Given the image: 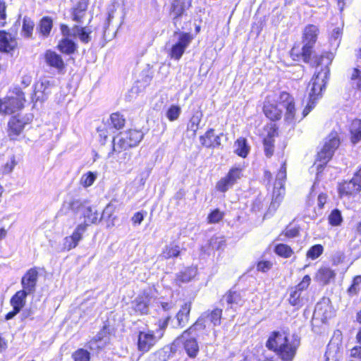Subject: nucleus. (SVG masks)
Returning a JSON list of instances; mask_svg holds the SVG:
<instances>
[{"label": "nucleus", "instance_id": "nucleus-1", "mask_svg": "<svg viewBox=\"0 0 361 361\" xmlns=\"http://www.w3.org/2000/svg\"><path fill=\"white\" fill-rule=\"evenodd\" d=\"M262 112L274 122L281 120L283 115L286 122L295 123L297 114L295 99L287 91H282L275 96L267 95L263 102Z\"/></svg>", "mask_w": 361, "mask_h": 361}, {"label": "nucleus", "instance_id": "nucleus-2", "mask_svg": "<svg viewBox=\"0 0 361 361\" xmlns=\"http://www.w3.org/2000/svg\"><path fill=\"white\" fill-rule=\"evenodd\" d=\"M300 345V338L288 330L271 331L265 343L266 348L281 361H293Z\"/></svg>", "mask_w": 361, "mask_h": 361}, {"label": "nucleus", "instance_id": "nucleus-3", "mask_svg": "<svg viewBox=\"0 0 361 361\" xmlns=\"http://www.w3.org/2000/svg\"><path fill=\"white\" fill-rule=\"evenodd\" d=\"M331 61L320 71L316 72L312 75L307 87L308 92L307 104L302 109L301 119L305 118L316 106L319 99L322 97V92L326 88L329 78L330 69L329 65Z\"/></svg>", "mask_w": 361, "mask_h": 361}, {"label": "nucleus", "instance_id": "nucleus-4", "mask_svg": "<svg viewBox=\"0 0 361 361\" xmlns=\"http://www.w3.org/2000/svg\"><path fill=\"white\" fill-rule=\"evenodd\" d=\"M319 34V28L317 25L313 24L307 25L304 27L302 36V42H304L303 45L300 47V43H294L289 51V55L292 60L310 63Z\"/></svg>", "mask_w": 361, "mask_h": 361}, {"label": "nucleus", "instance_id": "nucleus-5", "mask_svg": "<svg viewBox=\"0 0 361 361\" xmlns=\"http://www.w3.org/2000/svg\"><path fill=\"white\" fill-rule=\"evenodd\" d=\"M27 99L25 92L17 86L9 90L8 94L0 98V114L14 115L23 110L26 105Z\"/></svg>", "mask_w": 361, "mask_h": 361}, {"label": "nucleus", "instance_id": "nucleus-6", "mask_svg": "<svg viewBox=\"0 0 361 361\" xmlns=\"http://www.w3.org/2000/svg\"><path fill=\"white\" fill-rule=\"evenodd\" d=\"M145 133L140 129L128 128L123 133L118 139L117 145L115 144V137L112 140V147L111 151L108 153V157H114L128 149L137 147L143 140Z\"/></svg>", "mask_w": 361, "mask_h": 361}, {"label": "nucleus", "instance_id": "nucleus-7", "mask_svg": "<svg viewBox=\"0 0 361 361\" xmlns=\"http://www.w3.org/2000/svg\"><path fill=\"white\" fill-rule=\"evenodd\" d=\"M33 115L16 114L10 116L6 125V134L10 140H19L26 128L32 123Z\"/></svg>", "mask_w": 361, "mask_h": 361}, {"label": "nucleus", "instance_id": "nucleus-8", "mask_svg": "<svg viewBox=\"0 0 361 361\" xmlns=\"http://www.w3.org/2000/svg\"><path fill=\"white\" fill-rule=\"evenodd\" d=\"M311 281L310 276L306 274L298 284L288 288L287 300L288 304L294 307V310H300L307 302L308 298L303 294V292L308 289Z\"/></svg>", "mask_w": 361, "mask_h": 361}, {"label": "nucleus", "instance_id": "nucleus-9", "mask_svg": "<svg viewBox=\"0 0 361 361\" xmlns=\"http://www.w3.org/2000/svg\"><path fill=\"white\" fill-rule=\"evenodd\" d=\"M243 171L242 166L231 167L226 175L216 181V191L224 193L231 188L243 177Z\"/></svg>", "mask_w": 361, "mask_h": 361}, {"label": "nucleus", "instance_id": "nucleus-10", "mask_svg": "<svg viewBox=\"0 0 361 361\" xmlns=\"http://www.w3.org/2000/svg\"><path fill=\"white\" fill-rule=\"evenodd\" d=\"M192 39L193 37L190 33L180 32L178 41L171 46L169 51V56L172 59L179 61Z\"/></svg>", "mask_w": 361, "mask_h": 361}, {"label": "nucleus", "instance_id": "nucleus-11", "mask_svg": "<svg viewBox=\"0 0 361 361\" xmlns=\"http://www.w3.org/2000/svg\"><path fill=\"white\" fill-rule=\"evenodd\" d=\"M159 339L153 331H140L137 334V349L142 354L146 353L157 344Z\"/></svg>", "mask_w": 361, "mask_h": 361}, {"label": "nucleus", "instance_id": "nucleus-12", "mask_svg": "<svg viewBox=\"0 0 361 361\" xmlns=\"http://www.w3.org/2000/svg\"><path fill=\"white\" fill-rule=\"evenodd\" d=\"M267 135L262 139L264 154L267 158H271L274 153L275 137H278V128L276 124H268L264 127Z\"/></svg>", "mask_w": 361, "mask_h": 361}, {"label": "nucleus", "instance_id": "nucleus-13", "mask_svg": "<svg viewBox=\"0 0 361 361\" xmlns=\"http://www.w3.org/2000/svg\"><path fill=\"white\" fill-rule=\"evenodd\" d=\"M28 295L25 290H19L11 296L9 302L12 307V310L6 314V320L13 319L21 311L26 305V298Z\"/></svg>", "mask_w": 361, "mask_h": 361}, {"label": "nucleus", "instance_id": "nucleus-14", "mask_svg": "<svg viewBox=\"0 0 361 361\" xmlns=\"http://www.w3.org/2000/svg\"><path fill=\"white\" fill-rule=\"evenodd\" d=\"M223 133L216 134L212 128H208L203 135L199 137L201 146L207 149H216L221 145V138Z\"/></svg>", "mask_w": 361, "mask_h": 361}, {"label": "nucleus", "instance_id": "nucleus-15", "mask_svg": "<svg viewBox=\"0 0 361 361\" xmlns=\"http://www.w3.org/2000/svg\"><path fill=\"white\" fill-rule=\"evenodd\" d=\"M39 273L37 267H32L26 271L21 278V286L25 293L32 294L35 291Z\"/></svg>", "mask_w": 361, "mask_h": 361}, {"label": "nucleus", "instance_id": "nucleus-16", "mask_svg": "<svg viewBox=\"0 0 361 361\" xmlns=\"http://www.w3.org/2000/svg\"><path fill=\"white\" fill-rule=\"evenodd\" d=\"M43 57L49 67L56 69L59 73L64 71L66 65L59 54L51 49H47L44 51Z\"/></svg>", "mask_w": 361, "mask_h": 361}, {"label": "nucleus", "instance_id": "nucleus-17", "mask_svg": "<svg viewBox=\"0 0 361 361\" xmlns=\"http://www.w3.org/2000/svg\"><path fill=\"white\" fill-rule=\"evenodd\" d=\"M18 47L17 38L12 33L5 30H0V52L11 53Z\"/></svg>", "mask_w": 361, "mask_h": 361}, {"label": "nucleus", "instance_id": "nucleus-18", "mask_svg": "<svg viewBox=\"0 0 361 361\" xmlns=\"http://www.w3.org/2000/svg\"><path fill=\"white\" fill-rule=\"evenodd\" d=\"M87 225L79 224L73 233L64 238L63 243V250L69 251L75 248L79 241L82 239L84 232L86 231Z\"/></svg>", "mask_w": 361, "mask_h": 361}, {"label": "nucleus", "instance_id": "nucleus-19", "mask_svg": "<svg viewBox=\"0 0 361 361\" xmlns=\"http://www.w3.org/2000/svg\"><path fill=\"white\" fill-rule=\"evenodd\" d=\"M337 190L340 198H349L355 197L360 192L361 186H359L355 182L350 179V180H343L338 183Z\"/></svg>", "mask_w": 361, "mask_h": 361}, {"label": "nucleus", "instance_id": "nucleus-20", "mask_svg": "<svg viewBox=\"0 0 361 361\" xmlns=\"http://www.w3.org/2000/svg\"><path fill=\"white\" fill-rule=\"evenodd\" d=\"M336 271L329 267H321L315 273L314 279L322 286H326L334 281Z\"/></svg>", "mask_w": 361, "mask_h": 361}, {"label": "nucleus", "instance_id": "nucleus-21", "mask_svg": "<svg viewBox=\"0 0 361 361\" xmlns=\"http://www.w3.org/2000/svg\"><path fill=\"white\" fill-rule=\"evenodd\" d=\"M205 317H199L188 329L182 332L178 338L197 337L200 332L206 329Z\"/></svg>", "mask_w": 361, "mask_h": 361}, {"label": "nucleus", "instance_id": "nucleus-22", "mask_svg": "<svg viewBox=\"0 0 361 361\" xmlns=\"http://www.w3.org/2000/svg\"><path fill=\"white\" fill-rule=\"evenodd\" d=\"M53 19L51 17L43 16L38 21L36 27V31L39 37L42 39H46L49 37L53 28Z\"/></svg>", "mask_w": 361, "mask_h": 361}, {"label": "nucleus", "instance_id": "nucleus-23", "mask_svg": "<svg viewBox=\"0 0 361 361\" xmlns=\"http://www.w3.org/2000/svg\"><path fill=\"white\" fill-rule=\"evenodd\" d=\"M192 305V301H186L181 305L175 317L178 327L183 328L189 322Z\"/></svg>", "mask_w": 361, "mask_h": 361}, {"label": "nucleus", "instance_id": "nucleus-24", "mask_svg": "<svg viewBox=\"0 0 361 361\" xmlns=\"http://www.w3.org/2000/svg\"><path fill=\"white\" fill-rule=\"evenodd\" d=\"M334 152L322 147V149L317 153L314 165L315 166L318 173H321L328 162L332 159Z\"/></svg>", "mask_w": 361, "mask_h": 361}, {"label": "nucleus", "instance_id": "nucleus-25", "mask_svg": "<svg viewBox=\"0 0 361 361\" xmlns=\"http://www.w3.org/2000/svg\"><path fill=\"white\" fill-rule=\"evenodd\" d=\"M150 302V296L147 293L140 294L134 300V310L140 315L147 314Z\"/></svg>", "mask_w": 361, "mask_h": 361}, {"label": "nucleus", "instance_id": "nucleus-26", "mask_svg": "<svg viewBox=\"0 0 361 361\" xmlns=\"http://www.w3.org/2000/svg\"><path fill=\"white\" fill-rule=\"evenodd\" d=\"M183 339V347L186 354L190 358L195 359L200 351V347L196 338L195 337H185L179 338Z\"/></svg>", "mask_w": 361, "mask_h": 361}, {"label": "nucleus", "instance_id": "nucleus-27", "mask_svg": "<svg viewBox=\"0 0 361 361\" xmlns=\"http://www.w3.org/2000/svg\"><path fill=\"white\" fill-rule=\"evenodd\" d=\"M234 153L241 157L246 158L250 152V146L245 137H239L234 142Z\"/></svg>", "mask_w": 361, "mask_h": 361}, {"label": "nucleus", "instance_id": "nucleus-28", "mask_svg": "<svg viewBox=\"0 0 361 361\" xmlns=\"http://www.w3.org/2000/svg\"><path fill=\"white\" fill-rule=\"evenodd\" d=\"M200 317H204L205 322L209 319L214 326H218L221 324L223 310L219 307H214L212 310L204 312Z\"/></svg>", "mask_w": 361, "mask_h": 361}, {"label": "nucleus", "instance_id": "nucleus-29", "mask_svg": "<svg viewBox=\"0 0 361 361\" xmlns=\"http://www.w3.org/2000/svg\"><path fill=\"white\" fill-rule=\"evenodd\" d=\"M349 132L350 140L353 145L361 141V119L355 118L351 121Z\"/></svg>", "mask_w": 361, "mask_h": 361}, {"label": "nucleus", "instance_id": "nucleus-30", "mask_svg": "<svg viewBox=\"0 0 361 361\" xmlns=\"http://www.w3.org/2000/svg\"><path fill=\"white\" fill-rule=\"evenodd\" d=\"M195 277V271L190 267H186L183 270L176 274L174 283L180 286L183 283L190 282Z\"/></svg>", "mask_w": 361, "mask_h": 361}, {"label": "nucleus", "instance_id": "nucleus-31", "mask_svg": "<svg viewBox=\"0 0 361 361\" xmlns=\"http://www.w3.org/2000/svg\"><path fill=\"white\" fill-rule=\"evenodd\" d=\"M300 235V228L298 226H292L291 224L287 225L283 231L280 232L276 237V240L283 241L287 239L294 238Z\"/></svg>", "mask_w": 361, "mask_h": 361}, {"label": "nucleus", "instance_id": "nucleus-32", "mask_svg": "<svg viewBox=\"0 0 361 361\" xmlns=\"http://www.w3.org/2000/svg\"><path fill=\"white\" fill-rule=\"evenodd\" d=\"M57 49L62 54H73L77 50L76 44L68 38H62L56 46Z\"/></svg>", "mask_w": 361, "mask_h": 361}, {"label": "nucleus", "instance_id": "nucleus-33", "mask_svg": "<svg viewBox=\"0 0 361 361\" xmlns=\"http://www.w3.org/2000/svg\"><path fill=\"white\" fill-rule=\"evenodd\" d=\"M87 9V3L84 1H78L72 9L73 20L78 23L82 22V19L86 16Z\"/></svg>", "mask_w": 361, "mask_h": 361}, {"label": "nucleus", "instance_id": "nucleus-34", "mask_svg": "<svg viewBox=\"0 0 361 361\" xmlns=\"http://www.w3.org/2000/svg\"><path fill=\"white\" fill-rule=\"evenodd\" d=\"M109 121L111 127L116 130L123 129L126 123L124 115L119 111L111 114Z\"/></svg>", "mask_w": 361, "mask_h": 361}, {"label": "nucleus", "instance_id": "nucleus-35", "mask_svg": "<svg viewBox=\"0 0 361 361\" xmlns=\"http://www.w3.org/2000/svg\"><path fill=\"white\" fill-rule=\"evenodd\" d=\"M274 253L282 258L288 259L294 255L293 249L286 243H278L274 245Z\"/></svg>", "mask_w": 361, "mask_h": 361}, {"label": "nucleus", "instance_id": "nucleus-36", "mask_svg": "<svg viewBox=\"0 0 361 361\" xmlns=\"http://www.w3.org/2000/svg\"><path fill=\"white\" fill-rule=\"evenodd\" d=\"M340 144L341 140L338 132L336 130H332L329 134L327 140L323 146L329 150H332V152L334 153L339 147Z\"/></svg>", "mask_w": 361, "mask_h": 361}, {"label": "nucleus", "instance_id": "nucleus-37", "mask_svg": "<svg viewBox=\"0 0 361 361\" xmlns=\"http://www.w3.org/2000/svg\"><path fill=\"white\" fill-rule=\"evenodd\" d=\"M35 27V22L31 18L25 16L23 17L21 34L25 38H32Z\"/></svg>", "mask_w": 361, "mask_h": 361}, {"label": "nucleus", "instance_id": "nucleus-38", "mask_svg": "<svg viewBox=\"0 0 361 361\" xmlns=\"http://www.w3.org/2000/svg\"><path fill=\"white\" fill-rule=\"evenodd\" d=\"M202 114L201 111L193 114L189 119L188 124V130L192 131V135L195 136L198 130L200 129V125L202 121Z\"/></svg>", "mask_w": 361, "mask_h": 361}, {"label": "nucleus", "instance_id": "nucleus-39", "mask_svg": "<svg viewBox=\"0 0 361 361\" xmlns=\"http://www.w3.org/2000/svg\"><path fill=\"white\" fill-rule=\"evenodd\" d=\"M349 79L353 87L356 91L361 92V69L358 67L353 68Z\"/></svg>", "mask_w": 361, "mask_h": 361}, {"label": "nucleus", "instance_id": "nucleus-40", "mask_svg": "<svg viewBox=\"0 0 361 361\" xmlns=\"http://www.w3.org/2000/svg\"><path fill=\"white\" fill-rule=\"evenodd\" d=\"M162 255L165 259L176 258L180 255V249L178 245H167L162 250Z\"/></svg>", "mask_w": 361, "mask_h": 361}, {"label": "nucleus", "instance_id": "nucleus-41", "mask_svg": "<svg viewBox=\"0 0 361 361\" xmlns=\"http://www.w3.org/2000/svg\"><path fill=\"white\" fill-rule=\"evenodd\" d=\"M225 213L220 211L219 208L212 209L208 214L207 222L210 224H215L220 222L224 217Z\"/></svg>", "mask_w": 361, "mask_h": 361}, {"label": "nucleus", "instance_id": "nucleus-42", "mask_svg": "<svg viewBox=\"0 0 361 361\" xmlns=\"http://www.w3.org/2000/svg\"><path fill=\"white\" fill-rule=\"evenodd\" d=\"M73 37L78 36L82 42L85 44L88 43L90 33L86 30L85 27L74 25L73 27Z\"/></svg>", "mask_w": 361, "mask_h": 361}, {"label": "nucleus", "instance_id": "nucleus-43", "mask_svg": "<svg viewBox=\"0 0 361 361\" xmlns=\"http://www.w3.org/2000/svg\"><path fill=\"white\" fill-rule=\"evenodd\" d=\"M328 222L332 226H338L342 224L343 217L338 209L331 210L328 216Z\"/></svg>", "mask_w": 361, "mask_h": 361}, {"label": "nucleus", "instance_id": "nucleus-44", "mask_svg": "<svg viewBox=\"0 0 361 361\" xmlns=\"http://www.w3.org/2000/svg\"><path fill=\"white\" fill-rule=\"evenodd\" d=\"M324 252V247L321 244H315L311 246L306 252L308 259L314 260L319 257Z\"/></svg>", "mask_w": 361, "mask_h": 361}, {"label": "nucleus", "instance_id": "nucleus-45", "mask_svg": "<svg viewBox=\"0 0 361 361\" xmlns=\"http://www.w3.org/2000/svg\"><path fill=\"white\" fill-rule=\"evenodd\" d=\"M184 3L181 0H173L171 5L170 12L175 15V19L180 18L184 13Z\"/></svg>", "mask_w": 361, "mask_h": 361}, {"label": "nucleus", "instance_id": "nucleus-46", "mask_svg": "<svg viewBox=\"0 0 361 361\" xmlns=\"http://www.w3.org/2000/svg\"><path fill=\"white\" fill-rule=\"evenodd\" d=\"M181 113V109L178 105H171L166 112L168 120L171 122L176 121Z\"/></svg>", "mask_w": 361, "mask_h": 361}, {"label": "nucleus", "instance_id": "nucleus-47", "mask_svg": "<svg viewBox=\"0 0 361 361\" xmlns=\"http://www.w3.org/2000/svg\"><path fill=\"white\" fill-rule=\"evenodd\" d=\"M361 284V275L355 276L353 279L351 284L347 289V293L349 295L353 296L359 293V286Z\"/></svg>", "mask_w": 361, "mask_h": 361}, {"label": "nucleus", "instance_id": "nucleus-48", "mask_svg": "<svg viewBox=\"0 0 361 361\" xmlns=\"http://www.w3.org/2000/svg\"><path fill=\"white\" fill-rule=\"evenodd\" d=\"M171 319V316L168 315L164 319H160L157 321V326H158V329L157 330V333L159 334V338L163 337L164 331L167 328Z\"/></svg>", "mask_w": 361, "mask_h": 361}, {"label": "nucleus", "instance_id": "nucleus-49", "mask_svg": "<svg viewBox=\"0 0 361 361\" xmlns=\"http://www.w3.org/2000/svg\"><path fill=\"white\" fill-rule=\"evenodd\" d=\"M72 358L74 361H89L90 353L83 348H79L72 354Z\"/></svg>", "mask_w": 361, "mask_h": 361}, {"label": "nucleus", "instance_id": "nucleus-50", "mask_svg": "<svg viewBox=\"0 0 361 361\" xmlns=\"http://www.w3.org/2000/svg\"><path fill=\"white\" fill-rule=\"evenodd\" d=\"M108 128L103 124L97 128V137L101 145H104L108 138Z\"/></svg>", "mask_w": 361, "mask_h": 361}, {"label": "nucleus", "instance_id": "nucleus-51", "mask_svg": "<svg viewBox=\"0 0 361 361\" xmlns=\"http://www.w3.org/2000/svg\"><path fill=\"white\" fill-rule=\"evenodd\" d=\"M225 296L226 297L227 304L230 305L238 303V302L240 300L241 298L238 291L233 290H228L226 291Z\"/></svg>", "mask_w": 361, "mask_h": 361}, {"label": "nucleus", "instance_id": "nucleus-52", "mask_svg": "<svg viewBox=\"0 0 361 361\" xmlns=\"http://www.w3.org/2000/svg\"><path fill=\"white\" fill-rule=\"evenodd\" d=\"M329 53L325 51L321 54L314 55L311 56L310 62L309 63L312 67L317 68L322 65L323 61L325 58H329Z\"/></svg>", "mask_w": 361, "mask_h": 361}, {"label": "nucleus", "instance_id": "nucleus-53", "mask_svg": "<svg viewBox=\"0 0 361 361\" xmlns=\"http://www.w3.org/2000/svg\"><path fill=\"white\" fill-rule=\"evenodd\" d=\"M47 99V93H45L44 91H40L39 94V90H37L35 87L33 88L32 92L31 94V101L32 103L36 104L37 102H44Z\"/></svg>", "mask_w": 361, "mask_h": 361}, {"label": "nucleus", "instance_id": "nucleus-54", "mask_svg": "<svg viewBox=\"0 0 361 361\" xmlns=\"http://www.w3.org/2000/svg\"><path fill=\"white\" fill-rule=\"evenodd\" d=\"M350 361H361V345H356L350 350Z\"/></svg>", "mask_w": 361, "mask_h": 361}, {"label": "nucleus", "instance_id": "nucleus-55", "mask_svg": "<svg viewBox=\"0 0 361 361\" xmlns=\"http://www.w3.org/2000/svg\"><path fill=\"white\" fill-rule=\"evenodd\" d=\"M6 4L4 0H0V27L7 25Z\"/></svg>", "mask_w": 361, "mask_h": 361}, {"label": "nucleus", "instance_id": "nucleus-56", "mask_svg": "<svg viewBox=\"0 0 361 361\" xmlns=\"http://www.w3.org/2000/svg\"><path fill=\"white\" fill-rule=\"evenodd\" d=\"M273 267V263L269 260L259 261L256 264V269L258 271L266 273Z\"/></svg>", "mask_w": 361, "mask_h": 361}, {"label": "nucleus", "instance_id": "nucleus-57", "mask_svg": "<svg viewBox=\"0 0 361 361\" xmlns=\"http://www.w3.org/2000/svg\"><path fill=\"white\" fill-rule=\"evenodd\" d=\"M16 162L15 160V157H14V156H13L8 161H7L4 165H2V166H1L2 173H8L11 172L12 170L13 169L14 166H16Z\"/></svg>", "mask_w": 361, "mask_h": 361}, {"label": "nucleus", "instance_id": "nucleus-58", "mask_svg": "<svg viewBox=\"0 0 361 361\" xmlns=\"http://www.w3.org/2000/svg\"><path fill=\"white\" fill-rule=\"evenodd\" d=\"M276 177L278 180L284 181L286 179V161L283 160L281 164V167L277 171Z\"/></svg>", "mask_w": 361, "mask_h": 361}, {"label": "nucleus", "instance_id": "nucleus-59", "mask_svg": "<svg viewBox=\"0 0 361 361\" xmlns=\"http://www.w3.org/2000/svg\"><path fill=\"white\" fill-rule=\"evenodd\" d=\"M146 214V212H135L131 218V221L133 224L134 225H140L144 219V216Z\"/></svg>", "mask_w": 361, "mask_h": 361}, {"label": "nucleus", "instance_id": "nucleus-60", "mask_svg": "<svg viewBox=\"0 0 361 361\" xmlns=\"http://www.w3.org/2000/svg\"><path fill=\"white\" fill-rule=\"evenodd\" d=\"M328 195L326 192H320L317 197V207L319 209L324 208L327 202Z\"/></svg>", "mask_w": 361, "mask_h": 361}, {"label": "nucleus", "instance_id": "nucleus-61", "mask_svg": "<svg viewBox=\"0 0 361 361\" xmlns=\"http://www.w3.org/2000/svg\"><path fill=\"white\" fill-rule=\"evenodd\" d=\"M60 30H61V34L65 37L64 38H68L69 37H73V33L71 32V30L67 25L61 24Z\"/></svg>", "mask_w": 361, "mask_h": 361}, {"label": "nucleus", "instance_id": "nucleus-62", "mask_svg": "<svg viewBox=\"0 0 361 361\" xmlns=\"http://www.w3.org/2000/svg\"><path fill=\"white\" fill-rule=\"evenodd\" d=\"M80 183L85 188L90 185V171H87L82 176Z\"/></svg>", "mask_w": 361, "mask_h": 361}, {"label": "nucleus", "instance_id": "nucleus-63", "mask_svg": "<svg viewBox=\"0 0 361 361\" xmlns=\"http://www.w3.org/2000/svg\"><path fill=\"white\" fill-rule=\"evenodd\" d=\"M20 82L25 87H27L30 86L32 82V77L29 75H24L21 78Z\"/></svg>", "mask_w": 361, "mask_h": 361}, {"label": "nucleus", "instance_id": "nucleus-64", "mask_svg": "<svg viewBox=\"0 0 361 361\" xmlns=\"http://www.w3.org/2000/svg\"><path fill=\"white\" fill-rule=\"evenodd\" d=\"M355 341L357 344L361 345V327L357 329L355 334Z\"/></svg>", "mask_w": 361, "mask_h": 361}]
</instances>
